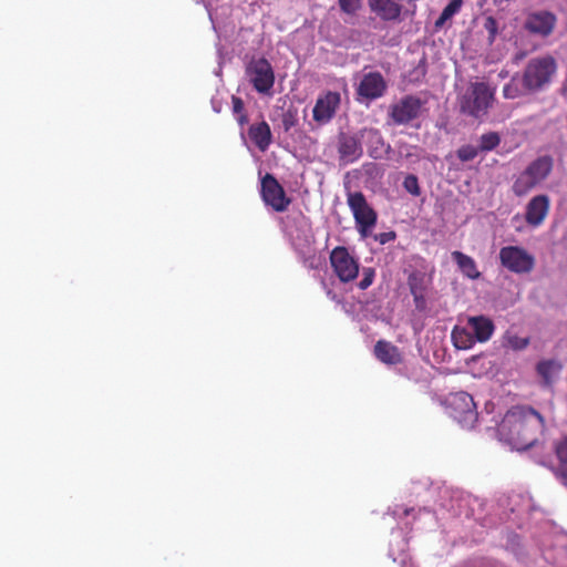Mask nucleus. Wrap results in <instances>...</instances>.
<instances>
[{
  "mask_svg": "<svg viewBox=\"0 0 567 567\" xmlns=\"http://www.w3.org/2000/svg\"><path fill=\"white\" fill-rule=\"evenodd\" d=\"M386 87V81L380 72L374 71L365 73L357 87L358 100H377L383 96Z\"/></svg>",
  "mask_w": 567,
  "mask_h": 567,
  "instance_id": "obj_12",
  "label": "nucleus"
},
{
  "mask_svg": "<svg viewBox=\"0 0 567 567\" xmlns=\"http://www.w3.org/2000/svg\"><path fill=\"white\" fill-rule=\"evenodd\" d=\"M362 137H365L368 144V153L372 158H380L384 147V140L381 133L375 128H364Z\"/></svg>",
  "mask_w": 567,
  "mask_h": 567,
  "instance_id": "obj_21",
  "label": "nucleus"
},
{
  "mask_svg": "<svg viewBox=\"0 0 567 567\" xmlns=\"http://www.w3.org/2000/svg\"><path fill=\"white\" fill-rule=\"evenodd\" d=\"M347 203L352 212L359 234L361 237L367 238L371 235L377 224V212L368 204L365 196L361 192L348 193Z\"/></svg>",
  "mask_w": 567,
  "mask_h": 567,
  "instance_id": "obj_4",
  "label": "nucleus"
},
{
  "mask_svg": "<svg viewBox=\"0 0 567 567\" xmlns=\"http://www.w3.org/2000/svg\"><path fill=\"white\" fill-rule=\"evenodd\" d=\"M501 143V136L496 132H488L480 137V152H491Z\"/></svg>",
  "mask_w": 567,
  "mask_h": 567,
  "instance_id": "obj_26",
  "label": "nucleus"
},
{
  "mask_svg": "<svg viewBox=\"0 0 567 567\" xmlns=\"http://www.w3.org/2000/svg\"><path fill=\"white\" fill-rule=\"evenodd\" d=\"M550 209V199L546 194L534 196L526 205L525 221L533 227L540 226Z\"/></svg>",
  "mask_w": 567,
  "mask_h": 567,
  "instance_id": "obj_15",
  "label": "nucleus"
},
{
  "mask_svg": "<svg viewBox=\"0 0 567 567\" xmlns=\"http://www.w3.org/2000/svg\"><path fill=\"white\" fill-rule=\"evenodd\" d=\"M557 19L547 10H538L527 14L524 29L534 35L548 37L554 31Z\"/></svg>",
  "mask_w": 567,
  "mask_h": 567,
  "instance_id": "obj_13",
  "label": "nucleus"
},
{
  "mask_svg": "<svg viewBox=\"0 0 567 567\" xmlns=\"http://www.w3.org/2000/svg\"><path fill=\"white\" fill-rule=\"evenodd\" d=\"M452 258L457 264L460 270L464 276H466L470 279L480 278L481 272L478 271L476 262L472 257L455 250L452 252Z\"/></svg>",
  "mask_w": 567,
  "mask_h": 567,
  "instance_id": "obj_22",
  "label": "nucleus"
},
{
  "mask_svg": "<svg viewBox=\"0 0 567 567\" xmlns=\"http://www.w3.org/2000/svg\"><path fill=\"white\" fill-rule=\"evenodd\" d=\"M338 154L340 163L347 165L358 161L362 154V145L359 137L341 133L338 138Z\"/></svg>",
  "mask_w": 567,
  "mask_h": 567,
  "instance_id": "obj_16",
  "label": "nucleus"
},
{
  "mask_svg": "<svg viewBox=\"0 0 567 567\" xmlns=\"http://www.w3.org/2000/svg\"><path fill=\"white\" fill-rule=\"evenodd\" d=\"M362 275H363V277L360 280V282L358 284V286L361 290H365L372 285L374 276H375V271L373 268L367 267V268H363Z\"/></svg>",
  "mask_w": 567,
  "mask_h": 567,
  "instance_id": "obj_33",
  "label": "nucleus"
},
{
  "mask_svg": "<svg viewBox=\"0 0 567 567\" xmlns=\"http://www.w3.org/2000/svg\"><path fill=\"white\" fill-rule=\"evenodd\" d=\"M296 124L297 117L295 113L288 111L282 115V126L286 132L290 131V128L293 127Z\"/></svg>",
  "mask_w": 567,
  "mask_h": 567,
  "instance_id": "obj_37",
  "label": "nucleus"
},
{
  "mask_svg": "<svg viewBox=\"0 0 567 567\" xmlns=\"http://www.w3.org/2000/svg\"><path fill=\"white\" fill-rule=\"evenodd\" d=\"M340 10L347 14H355L362 6V0H338Z\"/></svg>",
  "mask_w": 567,
  "mask_h": 567,
  "instance_id": "obj_30",
  "label": "nucleus"
},
{
  "mask_svg": "<svg viewBox=\"0 0 567 567\" xmlns=\"http://www.w3.org/2000/svg\"><path fill=\"white\" fill-rule=\"evenodd\" d=\"M330 264L333 272L343 284L351 282L358 277L359 264L344 246H337L332 249Z\"/></svg>",
  "mask_w": 567,
  "mask_h": 567,
  "instance_id": "obj_8",
  "label": "nucleus"
},
{
  "mask_svg": "<svg viewBox=\"0 0 567 567\" xmlns=\"http://www.w3.org/2000/svg\"><path fill=\"white\" fill-rule=\"evenodd\" d=\"M262 200L276 212H285L291 203L276 177L267 173L261 179Z\"/></svg>",
  "mask_w": 567,
  "mask_h": 567,
  "instance_id": "obj_11",
  "label": "nucleus"
},
{
  "mask_svg": "<svg viewBox=\"0 0 567 567\" xmlns=\"http://www.w3.org/2000/svg\"><path fill=\"white\" fill-rule=\"evenodd\" d=\"M396 238V234L395 231H385V233H380L378 235L374 236V239L377 241H379L381 245H384V244H388L390 241H393L394 239Z\"/></svg>",
  "mask_w": 567,
  "mask_h": 567,
  "instance_id": "obj_38",
  "label": "nucleus"
},
{
  "mask_svg": "<svg viewBox=\"0 0 567 567\" xmlns=\"http://www.w3.org/2000/svg\"><path fill=\"white\" fill-rule=\"evenodd\" d=\"M483 25L488 34V42L493 43L498 33L497 20L494 17L489 16V17L485 18Z\"/></svg>",
  "mask_w": 567,
  "mask_h": 567,
  "instance_id": "obj_32",
  "label": "nucleus"
},
{
  "mask_svg": "<svg viewBox=\"0 0 567 567\" xmlns=\"http://www.w3.org/2000/svg\"><path fill=\"white\" fill-rule=\"evenodd\" d=\"M423 101L414 95H405L390 107L389 116L396 125H405L416 120L422 112Z\"/></svg>",
  "mask_w": 567,
  "mask_h": 567,
  "instance_id": "obj_10",
  "label": "nucleus"
},
{
  "mask_svg": "<svg viewBox=\"0 0 567 567\" xmlns=\"http://www.w3.org/2000/svg\"><path fill=\"white\" fill-rule=\"evenodd\" d=\"M305 265L310 269H317L320 265V260L313 255L305 259Z\"/></svg>",
  "mask_w": 567,
  "mask_h": 567,
  "instance_id": "obj_40",
  "label": "nucleus"
},
{
  "mask_svg": "<svg viewBox=\"0 0 567 567\" xmlns=\"http://www.w3.org/2000/svg\"><path fill=\"white\" fill-rule=\"evenodd\" d=\"M373 354L380 362L388 365L400 364L403 361V355L400 349L386 340L377 341Z\"/></svg>",
  "mask_w": 567,
  "mask_h": 567,
  "instance_id": "obj_19",
  "label": "nucleus"
},
{
  "mask_svg": "<svg viewBox=\"0 0 567 567\" xmlns=\"http://www.w3.org/2000/svg\"><path fill=\"white\" fill-rule=\"evenodd\" d=\"M452 339L457 349H470L475 343L472 332L465 328L455 327L452 331Z\"/></svg>",
  "mask_w": 567,
  "mask_h": 567,
  "instance_id": "obj_25",
  "label": "nucleus"
},
{
  "mask_svg": "<svg viewBox=\"0 0 567 567\" xmlns=\"http://www.w3.org/2000/svg\"><path fill=\"white\" fill-rule=\"evenodd\" d=\"M519 94L520 91L518 85L515 83V79L507 83L503 89V95L506 99H516Z\"/></svg>",
  "mask_w": 567,
  "mask_h": 567,
  "instance_id": "obj_34",
  "label": "nucleus"
},
{
  "mask_svg": "<svg viewBox=\"0 0 567 567\" xmlns=\"http://www.w3.org/2000/svg\"><path fill=\"white\" fill-rule=\"evenodd\" d=\"M249 81L258 93L269 94L275 84L271 64L265 58L252 60L246 69Z\"/></svg>",
  "mask_w": 567,
  "mask_h": 567,
  "instance_id": "obj_9",
  "label": "nucleus"
},
{
  "mask_svg": "<svg viewBox=\"0 0 567 567\" xmlns=\"http://www.w3.org/2000/svg\"><path fill=\"white\" fill-rule=\"evenodd\" d=\"M501 265L514 274H529L535 267V258L519 246H505L499 250Z\"/></svg>",
  "mask_w": 567,
  "mask_h": 567,
  "instance_id": "obj_7",
  "label": "nucleus"
},
{
  "mask_svg": "<svg viewBox=\"0 0 567 567\" xmlns=\"http://www.w3.org/2000/svg\"><path fill=\"white\" fill-rule=\"evenodd\" d=\"M233 113L236 116L238 124L243 127L248 123V116L245 111L244 101L236 95L231 96Z\"/></svg>",
  "mask_w": 567,
  "mask_h": 567,
  "instance_id": "obj_28",
  "label": "nucleus"
},
{
  "mask_svg": "<svg viewBox=\"0 0 567 567\" xmlns=\"http://www.w3.org/2000/svg\"><path fill=\"white\" fill-rule=\"evenodd\" d=\"M450 20L447 16L442 11L437 20L435 21V27L441 28L444 25V23Z\"/></svg>",
  "mask_w": 567,
  "mask_h": 567,
  "instance_id": "obj_41",
  "label": "nucleus"
},
{
  "mask_svg": "<svg viewBox=\"0 0 567 567\" xmlns=\"http://www.w3.org/2000/svg\"><path fill=\"white\" fill-rule=\"evenodd\" d=\"M340 101L341 97L338 92L328 91L320 95L312 111L313 120L322 124L330 122L340 105Z\"/></svg>",
  "mask_w": 567,
  "mask_h": 567,
  "instance_id": "obj_14",
  "label": "nucleus"
},
{
  "mask_svg": "<svg viewBox=\"0 0 567 567\" xmlns=\"http://www.w3.org/2000/svg\"><path fill=\"white\" fill-rule=\"evenodd\" d=\"M494 101V91L485 82L471 83L460 99V111L474 118L487 114Z\"/></svg>",
  "mask_w": 567,
  "mask_h": 567,
  "instance_id": "obj_3",
  "label": "nucleus"
},
{
  "mask_svg": "<svg viewBox=\"0 0 567 567\" xmlns=\"http://www.w3.org/2000/svg\"><path fill=\"white\" fill-rule=\"evenodd\" d=\"M412 296H413L415 308L417 310H424L425 306H426L425 293H416V295H412Z\"/></svg>",
  "mask_w": 567,
  "mask_h": 567,
  "instance_id": "obj_39",
  "label": "nucleus"
},
{
  "mask_svg": "<svg viewBox=\"0 0 567 567\" xmlns=\"http://www.w3.org/2000/svg\"><path fill=\"white\" fill-rule=\"evenodd\" d=\"M467 326L471 329L475 341L481 343L488 341L495 331L494 322L485 316L470 317L467 319Z\"/></svg>",
  "mask_w": 567,
  "mask_h": 567,
  "instance_id": "obj_18",
  "label": "nucleus"
},
{
  "mask_svg": "<svg viewBox=\"0 0 567 567\" xmlns=\"http://www.w3.org/2000/svg\"><path fill=\"white\" fill-rule=\"evenodd\" d=\"M431 278L425 272L415 270L408 277V286L411 295L426 293Z\"/></svg>",
  "mask_w": 567,
  "mask_h": 567,
  "instance_id": "obj_23",
  "label": "nucleus"
},
{
  "mask_svg": "<svg viewBox=\"0 0 567 567\" xmlns=\"http://www.w3.org/2000/svg\"><path fill=\"white\" fill-rule=\"evenodd\" d=\"M450 415L463 426H472L477 420L476 405L472 395L460 391L451 393L447 399Z\"/></svg>",
  "mask_w": 567,
  "mask_h": 567,
  "instance_id": "obj_6",
  "label": "nucleus"
},
{
  "mask_svg": "<svg viewBox=\"0 0 567 567\" xmlns=\"http://www.w3.org/2000/svg\"><path fill=\"white\" fill-rule=\"evenodd\" d=\"M404 189L413 196H419L421 194V188L419 185V179L415 175L409 174L403 181Z\"/></svg>",
  "mask_w": 567,
  "mask_h": 567,
  "instance_id": "obj_31",
  "label": "nucleus"
},
{
  "mask_svg": "<svg viewBox=\"0 0 567 567\" xmlns=\"http://www.w3.org/2000/svg\"><path fill=\"white\" fill-rule=\"evenodd\" d=\"M508 344L514 350H523L529 344V339L513 336L508 338Z\"/></svg>",
  "mask_w": 567,
  "mask_h": 567,
  "instance_id": "obj_35",
  "label": "nucleus"
},
{
  "mask_svg": "<svg viewBox=\"0 0 567 567\" xmlns=\"http://www.w3.org/2000/svg\"><path fill=\"white\" fill-rule=\"evenodd\" d=\"M556 454L560 461L557 473L563 477L565 484H567V437L557 445Z\"/></svg>",
  "mask_w": 567,
  "mask_h": 567,
  "instance_id": "obj_27",
  "label": "nucleus"
},
{
  "mask_svg": "<svg viewBox=\"0 0 567 567\" xmlns=\"http://www.w3.org/2000/svg\"><path fill=\"white\" fill-rule=\"evenodd\" d=\"M561 364L556 360H544L537 363V373L543 378L546 384L551 383L553 379L560 372Z\"/></svg>",
  "mask_w": 567,
  "mask_h": 567,
  "instance_id": "obj_24",
  "label": "nucleus"
},
{
  "mask_svg": "<svg viewBox=\"0 0 567 567\" xmlns=\"http://www.w3.org/2000/svg\"><path fill=\"white\" fill-rule=\"evenodd\" d=\"M554 169V158L550 155H540L533 159L520 173L514 176L512 193L516 197H525L542 185Z\"/></svg>",
  "mask_w": 567,
  "mask_h": 567,
  "instance_id": "obj_2",
  "label": "nucleus"
},
{
  "mask_svg": "<svg viewBox=\"0 0 567 567\" xmlns=\"http://www.w3.org/2000/svg\"><path fill=\"white\" fill-rule=\"evenodd\" d=\"M248 135L261 152L267 151L272 141L271 130L266 121L250 125L248 128Z\"/></svg>",
  "mask_w": 567,
  "mask_h": 567,
  "instance_id": "obj_20",
  "label": "nucleus"
},
{
  "mask_svg": "<svg viewBox=\"0 0 567 567\" xmlns=\"http://www.w3.org/2000/svg\"><path fill=\"white\" fill-rule=\"evenodd\" d=\"M556 71V62L551 56L532 59L523 73V85L527 91H536L550 82Z\"/></svg>",
  "mask_w": 567,
  "mask_h": 567,
  "instance_id": "obj_5",
  "label": "nucleus"
},
{
  "mask_svg": "<svg viewBox=\"0 0 567 567\" xmlns=\"http://www.w3.org/2000/svg\"><path fill=\"white\" fill-rule=\"evenodd\" d=\"M463 0H451L447 6L443 9V12L451 19L457 13L462 7Z\"/></svg>",
  "mask_w": 567,
  "mask_h": 567,
  "instance_id": "obj_36",
  "label": "nucleus"
},
{
  "mask_svg": "<svg viewBox=\"0 0 567 567\" xmlns=\"http://www.w3.org/2000/svg\"><path fill=\"white\" fill-rule=\"evenodd\" d=\"M545 426L544 417L533 408L517 405L504 415L501 430L506 432L511 441L529 446L537 440V434Z\"/></svg>",
  "mask_w": 567,
  "mask_h": 567,
  "instance_id": "obj_1",
  "label": "nucleus"
},
{
  "mask_svg": "<svg viewBox=\"0 0 567 567\" xmlns=\"http://www.w3.org/2000/svg\"><path fill=\"white\" fill-rule=\"evenodd\" d=\"M368 6L382 21H399L402 14V4L398 0H368Z\"/></svg>",
  "mask_w": 567,
  "mask_h": 567,
  "instance_id": "obj_17",
  "label": "nucleus"
},
{
  "mask_svg": "<svg viewBox=\"0 0 567 567\" xmlns=\"http://www.w3.org/2000/svg\"><path fill=\"white\" fill-rule=\"evenodd\" d=\"M480 151L478 147H475L473 145H463L456 151L457 158L461 162H470L473 161L477 155Z\"/></svg>",
  "mask_w": 567,
  "mask_h": 567,
  "instance_id": "obj_29",
  "label": "nucleus"
}]
</instances>
